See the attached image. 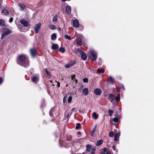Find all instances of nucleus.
<instances>
[{"mask_svg":"<svg viewBox=\"0 0 154 154\" xmlns=\"http://www.w3.org/2000/svg\"><path fill=\"white\" fill-rule=\"evenodd\" d=\"M57 16H55L54 17L53 19V21L54 22H56L57 20Z\"/></svg>","mask_w":154,"mask_h":154,"instance_id":"34","label":"nucleus"},{"mask_svg":"<svg viewBox=\"0 0 154 154\" xmlns=\"http://www.w3.org/2000/svg\"><path fill=\"white\" fill-rule=\"evenodd\" d=\"M103 141L102 140H98L96 144V145L97 146H99L101 145L103 143Z\"/></svg>","mask_w":154,"mask_h":154,"instance_id":"18","label":"nucleus"},{"mask_svg":"<svg viewBox=\"0 0 154 154\" xmlns=\"http://www.w3.org/2000/svg\"><path fill=\"white\" fill-rule=\"evenodd\" d=\"M45 72L47 75L49 77H50L51 76V75L50 73L48 71V70L46 69H45Z\"/></svg>","mask_w":154,"mask_h":154,"instance_id":"31","label":"nucleus"},{"mask_svg":"<svg viewBox=\"0 0 154 154\" xmlns=\"http://www.w3.org/2000/svg\"><path fill=\"white\" fill-rule=\"evenodd\" d=\"M3 32L5 34L7 35L11 32V31L7 28H4L3 30Z\"/></svg>","mask_w":154,"mask_h":154,"instance_id":"8","label":"nucleus"},{"mask_svg":"<svg viewBox=\"0 0 154 154\" xmlns=\"http://www.w3.org/2000/svg\"><path fill=\"white\" fill-rule=\"evenodd\" d=\"M96 127H97V126L96 125L95 126V127H94V128H93L92 131L91 132H92L93 133H94L95 132V131H96Z\"/></svg>","mask_w":154,"mask_h":154,"instance_id":"44","label":"nucleus"},{"mask_svg":"<svg viewBox=\"0 0 154 154\" xmlns=\"http://www.w3.org/2000/svg\"><path fill=\"white\" fill-rule=\"evenodd\" d=\"M109 97L111 99L110 102L111 103L113 102V101L115 100V95L113 94H109Z\"/></svg>","mask_w":154,"mask_h":154,"instance_id":"13","label":"nucleus"},{"mask_svg":"<svg viewBox=\"0 0 154 154\" xmlns=\"http://www.w3.org/2000/svg\"><path fill=\"white\" fill-rule=\"evenodd\" d=\"M75 108H73L72 109V111H74V110H75Z\"/></svg>","mask_w":154,"mask_h":154,"instance_id":"58","label":"nucleus"},{"mask_svg":"<svg viewBox=\"0 0 154 154\" xmlns=\"http://www.w3.org/2000/svg\"><path fill=\"white\" fill-rule=\"evenodd\" d=\"M17 63L20 66L28 67L29 66V61L27 57L25 55H20L17 58Z\"/></svg>","mask_w":154,"mask_h":154,"instance_id":"1","label":"nucleus"},{"mask_svg":"<svg viewBox=\"0 0 154 154\" xmlns=\"http://www.w3.org/2000/svg\"><path fill=\"white\" fill-rule=\"evenodd\" d=\"M3 79L2 78H0V84L2 82Z\"/></svg>","mask_w":154,"mask_h":154,"instance_id":"50","label":"nucleus"},{"mask_svg":"<svg viewBox=\"0 0 154 154\" xmlns=\"http://www.w3.org/2000/svg\"><path fill=\"white\" fill-rule=\"evenodd\" d=\"M116 117V118L118 120H119L121 119V116L120 115L117 114L116 115H115Z\"/></svg>","mask_w":154,"mask_h":154,"instance_id":"33","label":"nucleus"},{"mask_svg":"<svg viewBox=\"0 0 154 154\" xmlns=\"http://www.w3.org/2000/svg\"><path fill=\"white\" fill-rule=\"evenodd\" d=\"M114 136V133L113 131L110 132L109 133V136L110 137H112Z\"/></svg>","mask_w":154,"mask_h":154,"instance_id":"39","label":"nucleus"},{"mask_svg":"<svg viewBox=\"0 0 154 154\" xmlns=\"http://www.w3.org/2000/svg\"><path fill=\"white\" fill-rule=\"evenodd\" d=\"M80 127V124L79 123H78L76 125V126L75 128V129H78Z\"/></svg>","mask_w":154,"mask_h":154,"instance_id":"36","label":"nucleus"},{"mask_svg":"<svg viewBox=\"0 0 154 154\" xmlns=\"http://www.w3.org/2000/svg\"><path fill=\"white\" fill-rule=\"evenodd\" d=\"M64 37L65 38L69 39V40H71V38L68 35H64Z\"/></svg>","mask_w":154,"mask_h":154,"instance_id":"38","label":"nucleus"},{"mask_svg":"<svg viewBox=\"0 0 154 154\" xmlns=\"http://www.w3.org/2000/svg\"><path fill=\"white\" fill-rule=\"evenodd\" d=\"M50 82L51 83H52V80H50Z\"/></svg>","mask_w":154,"mask_h":154,"instance_id":"60","label":"nucleus"},{"mask_svg":"<svg viewBox=\"0 0 154 154\" xmlns=\"http://www.w3.org/2000/svg\"><path fill=\"white\" fill-rule=\"evenodd\" d=\"M95 149L94 148H93L92 149L91 151V154H94V152Z\"/></svg>","mask_w":154,"mask_h":154,"instance_id":"45","label":"nucleus"},{"mask_svg":"<svg viewBox=\"0 0 154 154\" xmlns=\"http://www.w3.org/2000/svg\"><path fill=\"white\" fill-rule=\"evenodd\" d=\"M2 13L5 15H8L9 14L8 12L6 9L2 10Z\"/></svg>","mask_w":154,"mask_h":154,"instance_id":"21","label":"nucleus"},{"mask_svg":"<svg viewBox=\"0 0 154 154\" xmlns=\"http://www.w3.org/2000/svg\"><path fill=\"white\" fill-rule=\"evenodd\" d=\"M83 81L84 83H87L88 82V79L87 78H84L83 79Z\"/></svg>","mask_w":154,"mask_h":154,"instance_id":"41","label":"nucleus"},{"mask_svg":"<svg viewBox=\"0 0 154 154\" xmlns=\"http://www.w3.org/2000/svg\"><path fill=\"white\" fill-rule=\"evenodd\" d=\"M66 11L67 13L69 14L71 12V8L69 6H67L66 7Z\"/></svg>","mask_w":154,"mask_h":154,"instance_id":"17","label":"nucleus"},{"mask_svg":"<svg viewBox=\"0 0 154 154\" xmlns=\"http://www.w3.org/2000/svg\"><path fill=\"white\" fill-rule=\"evenodd\" d=\"M57 86L58 87H60V83L59 82H57Z\"/></svg>","mask_w":154,"mask_h":154,"instance_id":"48","label":"nucleus"},{"mask_svg":"<svg viewBox=\"0 0 154 154\" xmlns=\"http://www.w3.org/2000/svg\"><path fill=\"white\" fill-rule=\"evenodd\" d=\"M66 0H61L63 2H65Z\"/></svg>","mask_w":154,"mask_h":154,"instance_id":"59","label":"nucleus"},{"mask_svg":"<svg viewBox=\"0 0 154 154\" xmlns=\"http://www.w3.org/2000/svg\"><path fill=\"white\" fill-rule=\"evenodd\" d=\"M80 54L81 55L82 59L84 60H85L87 58V56L86 54L82 51L80 50L79 51Z\"/></svg>","mask_w":154,"mask_h":154,"instance_id":"5","label":"nucleus"},{"mask_svg":"<svg viewBox=\"0 0 154 154\" xmlns=\"http://www.w3.org/2000/svg\"><path fill=\"white\" fill-rule=\"evenodd\" d=\"M116 90L118 92H119L120 90V88H117L116 89Z\"/></svg>","mask_w":154,"mask_h":154,"instance_id":"52","label":"nucleus"},{"mask_svg":"<svg viewBox=\"0 0 154 154\" xmlns=\"http://www.w3.org/2000/svg\"><path fill=\"white\" fill-rule=\"evenodd\" d=\"M113 121L115 122H117L119 121L117 119L116 117L114 118L113 119Z\"/></svg>","mask_w":154,"mask_h":154,"instance_id":"43","label":"nucleus"},{"mask_svg":"<svg viewBox=\"0 0 154 154\" xmlns=\"http://www.w3.org/2000/svg\"><path fill=\"white\" fill-rule=\"evenodd\" d=\"M73 26L75 28H78L79 26V23L78 20H75L72 21Z\"/></svg>","mask_w":154,"mask_h":154,"instance_id":"7","label":"nucleus"},{"mask_svg":"<svg viewBox=\"0 0 154 154\" xmlns=\"http://www.w3.org/2000/svg\"><path fill=\"white\" fill-rule=\"evenodd\" d=\"M75 75H72L71 76V79L73 80L74 81H76V83L77 82V81L76 79L75 78Z\"/></svg>","mask_w":154,"mask_h":154,"instance_id":"29","label":"nucleus"},{"mask_svg":"<svg viewBox=\"0 0 154 154\" xmlns=\"http://www.w3.org/2000/svg\"><path fill=\"white\" fill-rule=\"evenodd\" d=\"M57 38V36L55 33L53 34L51 36V39L53 40H55Z\"/></svg>","mask_w":154,"mask_h":154,"instance_id":"23","label":"nucleus"},{"mask_svg":"<svg viewBox=\"0 0 154 154\" xmlns=\"http://www.w3.org/2000/svg\"><path fill=\"white\" fill-rule=\"evenodd\" d=\"M19 5L21 9L23 10L25 8V6L23 4H19Z\"/></svg>","mask_w":154,"mask_h":154,"instance_id":"27","label":"nucleus"},{"mask_svg":"<svg viewBox=\"0 0 154 154\" xmlns=\"http://www.w3.org/2000/svg\"><path fill=\"white\" fill-rule=\"evenodd\" d=\"M32 82L35 83H36L39 81V79L35 76L32 77Z\"/></svg>","mask_w":154,"mask_h":154,"instance_id":"9","label":"nucleus"},{"mask_svg":"<svg viewBox=\"0 0 154 154\" xmlns=\"http://www.w3.org/2000/svg\"><path fill=\"white\" fill-rule=\"evenodd\" d=\"M86 151L90 152L91 149V146L90 144H87L86 145Z\"/></svg>","mask_w":154,"mask_h":154,"instance_id":"19","label":"nucleus"},{"mask_svg":"<svg viewBox=\"0 0 154 154\" xmlns=\"http://www.w3.org/2000/svg\"><path fill=\"white\" fill-rule=\"evenodd\" d=\"M94 133H93L92 132H91V136H92V137H93L94 136Z\"/></svg>","mask_w":154,"mask_h":154,"instance_id":"49","label":"nucleus"},{"mask_svg":"<svg viewBox=\"0 0 154 154\" xmlns=\"http://www.w3.org/2000/svg\"><path fill=\"white\" fill-rule=\"evenodd\" d=\"M108 82H110L111 84H112L114 82V79L111 76H110L109 77Z\"/></svg>","mask_w":154,"mask_h":154,"instance_id":"20","label":"nucleus"},{"mask_svg":"<svg viewBox=\"0 0 154 154\" xmlns=\"http://www.w3.org/2000/svg\"><path fill=\"white\" fill-rule=\"evenodd\" d=\"M66 96H65L64 97L63 99V102L64 103H65L66 102Z\"/></svg>","mask_w":154,"mask_h":154,"instance_id":"46","label":"nucleus"},{"mask_svg":"<svg viewBox=\"0 0 154 154\" xmlns=\"http://www.w3.org/2000/svg\"><path fill=\"white\" fill-rule=\"evenodd\" d=\"M2 2L1 0H0V6L2 5Z\"/></svg>","mask_w":154,"mask_h":154,"instance_id":"55","label":"nucleus"},{"mask_svg":"<svg viewBox=\"0 0 154 154\" xmlns=\"http://www.w3.org/2000/svg\"><path fill=\"white\" fill-rule=\"evenodd\" d=\"M113 111L112 109H109L108 111V112L109 113V115L110 116H111L113 113Z\"/></svg>","mask_w":154,"mask_h":154,"instance_id":"28","label":"nucleus"},{"mask_svg":"<svg viewBox=\"0 0 154 154\" xmlns=\"http://www.w3.org/2000/svg\"><path fill=\"white\" fill-rule=\"evenodd\" d=\"M100 154H111L110 152L106 150V148L103 149V152H101Z\"/></svg>","mask_w":154,"mask_h":154,"instance_id":"22","label":"nucleus"},{"mask_svg":"<svg viewBox=\"0 0 154 154\" xmlns=\"http://www.w3.org/2000/svg\"><path fill=\"white\" fill-rule=\"evenodd\" d=\"M59 48L58 45L57 44H54L51 46V48L53 50H55L58 49Z\"/></svg>","mask_w":154,"mask_h":154,"instance_id":"16","label":"nucleus"},{"mask_svg":"<svg viewBox=\"0 0 154 154\" xmlns=\"http://www.w3.org/2000/svg\"><path fill=\"white\" fill-rule=\"evenodd\" d=\"M83 93L85 96H87L88 95V88H85L82 91Z\"/></svg>","mask_w":154,"mask_h":154,"instance_id":"14","label":"nucleus"},{"mask_svg":"<svg viewBox=\"0 0 154 154\" xmlns=\"http://www.w3.org/2000/svg\"><path fill=\"white\" fill-rule=\"evenodd\" d=\"M13 18H12V17H11V18L9 20V22L10 23H11V22H12V21H13Z\"/></svg>","mask_w":154,"mask_h":154,"instance_id":"47","label":"nucleus"},{"mask_svg":"<svg viewBox=\"0 0 154 154\" xmlns=\"http://www.w3.org/2000/svg\"><path fill=\"white\" fill-rule=\"evenodd\" d=\"M112 149H113L114 150H116V147L115 146H113V147H112Z\"/></svg>","mask_w":154,"mask_h":154,"instance_id":"51","label":"nucleus"},{"mask_svg":"<svg viewBox=\"0 0 154 154\" xmlns=\"http://www.w3.org/2000/svg\"><path fill=\"white\" fill-rule=\"evenodd\" d=\"M120 132H118L114 136V141H117L119 138V137L120 135Z\"/></svg>","mask_w":154,"mask_h":154,"instance_id":"10","label":"nucleus"},{"mask_svg":"<svg viewBox=\"0 0 154 154\" xmlns=\"http://www.w3.org/2000/svg\"><path fill=\"white\" fill-rule=\"evenodd\" d=\"M97 71L99 73H103L105 72L104 69H97Z\"/></svg>","mask_w":154,"mask_h":154,"instance_id":"26","label":"nucleus"},{"mask_svg":"<svg viewBox=\"0 0 154 154\" xmlns=\"http://www.w3.org/2000/svg\"><path fill=\"white\" fill-rule=\"evenodd\" d=\"M122 89L124 90H125L124 87L123 85H122Z\"/></svg>","mask_w":154,"mask_h":154,"instance_id":"53","label":"nucleus"},{"mask_svg":"<svg viewBox=\"0 0 154 154\" xmlns=\"http://www.w3.org/2000/svg\"><path fill=\"white\" fill-rule=\"evenodd\" d=\"M72 99V97L71 96H69L68 99V103H70L71 102Z\"/></svg>","mask_w":154,"mask_h":154,"instance_id":"32","label":"nucleus"},{"mask_svg":"<svg viewBox=\"0 0 154 154\" xmlns=\"http://www.w3.org/2000/svg\"><path fill=\"white\" fill-rule=\"evenodd\" d=\"M69 113H68L67 116V118H68L69 117Z\"/></svg>","mask_w":154,"mask_h":154,"instance_id":"56","label":"nucleus"},{"mask_svg":"<svg viewBox=\"0 0 154 154\" xmlns=\"http://www.w3.org/2000/svg\"><path fill=\"white\" fill-rule=\"evenodd\" d=\"M76 42L78 45H81L82 43V38L80 37H78L76 40Z\"/></svg>","mask_w":154,"mask_h":154,"instance_id":"15","label":"nucleus"},{"mask_svg":"<svg viewBox=\"0 0 154 154\" xmlns=\"http://www.w3.org/2000/svg\"><path fill=\"white\" fill-rule=\"evenodd\" d=\"M76 61L75 60H73L72 62L68 63L65 65V67H70L73 66L75 63Z\"/></svg>","mask_w":154,"mask_h":154,"instance_id":"6","label":"nucleus"},{"mask_svg":"<svg viewBox=\"0 0 154 154\" xmlns=\"http://www.w3.org/2000/svg\"><path fill=\"white\" fill-rule=\"evenodd\" d=\"M115 99L116 100V101L117 102L119 101L120 99V94H119L117 95V96L116 97H115Z\"/></svg>","mask_w":154,"mask_h":154,"instance_id":"24","label":"nucleus"},{"mask_svg":"<svg viewBox=\"0 0 154 154\" xmlns=\"http://www.w3.org/2000/svg\"><path fill=\"white\" fill-rule=\"evenodd\" d=\"M94 93L96 95H99L101 94V91L100 89L99 88H96L94 90Z\"/></svg>","mask_w":154,"mask_h":154,"instance_id":"12","label":"nucleus"},{"mask_svg":"<svg viewBox=\"0 0 154 154\" xmlns=\"http://www.w3.org/2000/svg\"><path fill=\"white\" fill-rule=\"evenodd\" d=\"M49 27L50 29H56V27L54 25H51L49 26Z\"/></svg>","mask_w":154,"mask_h":154,"instance_id":"37","label":"nucleus"},{"mask_svg":"<svg viewBox=\"0 0 154 154\" xmlns=\"http://www.w3.org/2000/svg\"><path fill=\"white\" fill-rule=\"evenodd\" d=\"M75 143V142H74V141H73V142L71 143V144H72V145H73Z\"/></svg>","mask_w":154,"mask_h":154,"instance_id":"57","label":"nucleus"},{"mask_svg":"<svg viewBox=\"0 0 154 154\" xmlns=\"http://www.w3.org/2000/svg\"><path fill=\"white\" fill-rule=\"evenodd\" d=\"M90 58L93 61L95 60L97 58V53L96 52L93 50H90Z\"/></svg>","mask_w":154,"mask_h":154,"instance_id":"2","label":"nucleus"},{"mask_svg":"<svg viewBox=\"0 0 154 154\" xmlns=\"http://www.w3.org/2000/svg\"><path fill=\"white\" fill-rule=\"evenodd\" d=\"M53 108H51L49 112V115L51 116H53V114H52L51 113L52 112V111L53 110Z\"/></svg>","mask_w":154,"mask_h":154,"instance_id":"42","label":"nucleus"},{"mask_svg":"<svg viewBox=\"0 0 154 154\" xmlns=\"http://www.w3.org/2000/svg\"><path fill=\"white\" fill-rule=\"evenodd\" d=\"M4 24V21L2 19L0 20V26H2Z\"/></svg>","mask_w":154,"mask_h":154,"instance_id":"35","label":"nucleus"},{"mask_svg":"<svg viewBox=\"0 0 154 154\" xmlns=\"http://www.w3.org/2000/svg\"><path fill=\"white\" fill-rule=\"evenodd\" d=\"M59 51L61 52L62 53L64 52L65 51L64 49L62 47L60 48L59 49Z\"/></svg>","mask_w":154,"mask_h":154,"instance_id":"30","label":"nucleus"},{"mask_svg":"<svg viewBox=\"0 0 154 154\" xmlns=\"http://www.w3.org/2000/svg\"><path fill=\"white\" fill-rule=\"evenodd\" d=\"M30 52L31 56L32 57H34L37 54L36 50L34 48L30 49Z\"/></svg>","mask_w":154,"mask_h":154,"instance_id":"3","label":"nucleus"},{"mask_svg":"<svg viewBox=\"0 0 154 154\" xmlns=\"http://www.w3.org/2000/svg\"><path fill=\"white\" fill-rule=\"evenodd\" d=\"M20 23L23 24L25 26L27 27L28 25V22L25 20H22L20 21Z\"/></svg>","mask_w":154,"mask_h":154,"instance_id":"11","label":"nucleus"},{"mask_svg":"<svg viewBox=\"0 0 154 154\" xmlns=\"http://www.w3.org/2000/svg\"><path fill=\"white\" fill-rule=\"evenodd\" d=\"M6 35H5V33H3L2 35L1 39H3Z\"/></svg>","mask_w":154,"mask_h":154,"instance_id":"40","label":"nucleus"},{"mask_svg":"<svg viewBox=\"0 0 154 154\" xmlns=\"http://www.w3.org/2000/svg\"><path fill=\"white\" fill-rule=\"evenodd\" d=\"M92 115L93 117L95 119H97L98 118V114H97L95 112H94L92 113Z\"/></svg>","mask_w":154,"mask_h":154,"instance_id":"25","label":"nucleus"},{"mask_svg":"<svg viewBox=\"0 0 154 154\" xmlns=\"http://www.w3.org/2000/svg\"><path fill=\"white\" fill-rule=\"evenodd\" d=\"M77 134H81V132L80 131H78V132H77Z\"/></svg>","mask_w":154,"mask_h":154,"instance_id":"54","label":"nucleus"},{"mask_svg":"<svg viewBox=\"0 0 154 154\" xmlns=\"http://www.w3.org/2000/svg\"><path fill=\"white\" fill-rule=\"evenodd\" d=\"M41 26V24L40 23H38L35 25L34 29L36 33H38Z\"/></svg>","mask_w":154,"mask_h":154,"instance_id":"4","label":"nucleus"}]
</instances>
